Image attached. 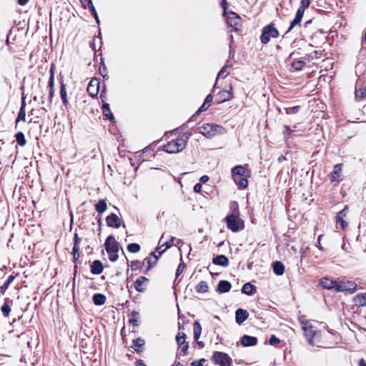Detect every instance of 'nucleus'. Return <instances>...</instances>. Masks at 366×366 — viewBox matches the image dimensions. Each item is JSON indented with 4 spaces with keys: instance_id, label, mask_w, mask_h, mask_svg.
<instances>
[{
    "instance_id": "1",
    "label": "nucleus",
    "mask_w": 366,
    "mask_h": 366,
    "mask_svg": "<svg viewBox=\"0 0 366 366\" xmlns=\"http://www.w3.org/2000/svg\"><path fill=\"white\" fill-rule=\"evenodd\" d=\"M104 247L108 253L109 260L116 262L119 258L118 252L119 249V244L114 236L109 235L107 237L104 242Z\"/></svg>"
},
{
    "instance_id": "2",
    "label": "nucleus",
    "mask_w": 366,
    "mask_h": 366,
    "mask_svg": "<svg viewBox=\"0 0 366 366\" xmlns=\"http://www.w3.org/2000/svg\"><path fill=\"white\" fill-rule=\"evenodd\" d=\"M187 145V140L182 137H178L176 139L172 140L164 146V151L170 153L175 154L182 152Z\"/></svg>"
},
{
    "instance_id": "3",
    "label": "nucleus",
    "mask_w": 366,
    "mask_h": 366,
    "mask_svg": "<svg viewBox=\"0 0 366 366\" xmlns=\"http://www.w3.org/2000/svg\"><path fill=\"white\" fill-rule=\"evenodd\" d=\"M357 285L354 281L350 280H337L335 292H344L345 294H353L356 292Z\"/></svg>"
},
{
    "instance_id": "4",
    "label": "nucleus",
    "mask_w": 366,
    "mask_h": 366,
    "mask_svg": "<svg viewBox=\"0 0 366 366\" xmlns=\"http://www.w3.org/2000/svg\"><path fill=\"white\" fill-rule=\"evenodd\" d=\"M225 221L227 228L233 232H237L244 229V223L238 217V214L234 213L228 214L225 218Z\"/></svg>"
},
{
    "instance_id": "5",
    "label": "nucleus",
    "mask_w": 366,
    "mask_h": 366,
    "mask_svg": "<svg viewBox=\"0 0 366 366\" xmlns=\"http://www.w3.org/2000/svg\"><path fill=\"white\" fill-rule=\"evenodd\" d=\"M305 332V336L307 340L308 343L312 346H317L316 339L318 338V333L311 322L303 323V327L302 328Z\"/></svg>"
},
{
    "instance_id": "6",
    "label": "nucleus",
    "mask_w": 366,
    "mask_h": 366,
    "mask_svg": "<svg viewBox=\"0 0 366 366\" xmlns=\"http://www.w3.org/2000/svg\"><path fill=\"white\" fill-rule=\"evenodd\" d=\"M279 35V31L274 24H269L262 29L260 40L262 44H266L269 41L270 38H277Z\"/></svg>"
},
{
    "instance_id": "7",
    "label": "nucleus",
    "mask_w": 366,
    "mask_h": 366,
    "mask_svg": "<svg viewBox=\"0 0 366 366\" xmlns=\"http://www.w3.org/2000/svg\"><path fill=\"white\" fill-rule=\"evenodd\" d=\"M222 127L214 124H204L199 127V132L207 138L214 137L217 133L220 132Z\"/></svg>"
},
{
    "instance_id": "8",
    "label": "nucleus",
    "mask_w": 366,
    "mask_h": 366,
    "mask_svg": "<svg viewBox=\"0 0 366 366\" xmlns=\"http://www.w3.org/2000/svg\"><path fill=\"white\" fill-rule=\"evenodd\" d=\"M212 359L215 365L219 366H231L232 362V358L227 353L218 351L213 352Z\"/></svg>"
},
{
    "instance_id": "9",
    "label": "nucleus",
    "mask_w": 366,
    "mask_h": 366,
    "mask_svg": "<svg viewBox=\"0 0 366 366\" xmlns=\"http://www.w3.org/2000/svg\"><path fill=\"white\" fill-rule=\"evenodd\" d=\"M224 15H227V23L229 26L234 29V31L239 30L241 26V19L240 17L234 12L230 11L226 14L224 12Z\"/></svg>"
},
{
    "instance_id": "10",
    "label": "nucleus",
    "mask_w": 366,
    "mask_h": 366,
    "mask_svg": "<svg viewBox=\"0 0 366 366\" xmlns=\"http://www.w3.org/2000/svg\"><path fill=\"white\" fill-rule=\"evenodd\" d=\"M248 165H237L234 167L231 170V174L232 177H249L251 172L247 169Z\"/></svg>"
},
{
    "instance_id": "11",
    "label": "nucleus",
    "mask_w": 366,
    "mask_h": 366,
    "mask_svg": "<svg viewBox=\"0 0 366 366\" xmlns=\"http://www.w3.org/2000/svg\"><path fill=\"white\" fill-rule=\"evenodd\" d=\"M232 87L231 85L228 86V89L220 91L216 97V101L218 104L228 101L232 98Z\"/></svg>"
},
{
    "instance_id": "12",
    "label": "nucleus",
    "mask_w": 366,
    "mask_h": 366,
    "mask_svg": "<svg viewBox=\"0 0 366 366\" xmlns=\"http://www.w3.org/2000/svg\"><path fill=\"white\" fill-rule=\"evenodd\" d=\"M349 207L345 206L343 209L340 211L336 215L337 224H340L342 229H345L347 227V222L345 221V218L347 217L348 213Z\"/></svg>"
},
{
    "instance_id": "13",
    "label": "nucleus",
    "mask_w": 366,
    "mask_h": 366,
    "mask_svg": "<svg viewBox=\"0 0 366 366\" xmlns=\"http://www.w3.org/2000/svg\"><path fill=\"white\" fill-rule=\"evenodd\" d=\"M304 12H305V10H303V9H301L300 8L297 9L295 19L291 21L290 26L285 34L290 33L296 26H300V22L302 19Z\"/></svg>"
},
{
    "instance_id": "14",
    "label": "nucleus",
    "mask_w": 366,
    "mask_h": 366,
    "mask_svg": "<svg viewBox=\"0 0 366 366\" xmlns=\"http://www.w3.org/2000/svg\"><path fill=\"white\" fill-rule=\"evenodd\" d=\"M106 222L109 227L119 228L122 224V219L114 213L107 217Z\"/></svg>"
},
{
    "instance_id": "15",
    "label": "nucleus",
    "mask_w": 366,
    "mask_h": 366,
    "mask_svg": "<svg viewBox=\"0 0 366 366\" xmlns=\"http://www.w3.org/2000/svg\"><path fill=\"white\" fill-rule=\"evenodd\" d=\"M148 282L149 280L147 277L141 276L138 277L134 282V288L137 291L143 292L145 291Z\"/></svg>"
},
{
    "instance_id": "16",
    "label": "nucleus",
    "mask_w": 366,
    "mask_h": 366,
    "mask_svg": "<svg viewBox=\"0 0 366 366\" xmlns=\"http://www.w3.org/2000/svg\"><path fill=\"white\" fill-rule=\"evenodd\" d=\"M320 285L325 289L335 291L337 285V280L330 277H322L320 280Z\"/></svg>"
},
{
    "instance_id": "17",
    "label": "nucleus",
    "mask_w": 366,
    "mask_h": 366,
    "mask_svg": "<svg viewBox=\"0 0 366 366\" xmlns=\"http://www.w3.org/2000/svg\"><path fill=\"white\" fill-rule=\"evenodd\" d=\"M99 88V83L97 79H92L90 81L88 86L87 92L91 97H94L98 94Z\"/></svg>"
},
{
    "instance_id": "18",
    "label": "nucleus",
    "mask_w": 366,
    "mask_h": 366,
    "mask_svg": "<svg viewBox=\"0 0 366 366\" xmlns=\"http://www.w3.org/2000/svg\"><path fill=\"white\" fill-rule=\"evenodd\" d=\"M249 317V313L243 309H237L235 312L236 322L239 325L243 323Z\"/></svg>"
},
{
    "instance_id": "19",
    "label": "nucleus",
    "mask_w": 366,
    "mask_h": 366,
    "mask_svg": "<svg viewBox=\"0 0 366 366\" xmlns=\"http://www.w3.org/2000/svg\"><path fill=\"white\" fill-rule=\"evenodd\" d=\"M241 344L244 347L254 346L257 344V338L256 337L249 336L247 335L241 337Z\"/></svg>"
},
{
    "instance_id": "20",
    "label": "nucleus",
    "mask_w": 366,
    "mask_h": 366,
    "mask_svg": "<svg viewBox=\"0 0 366 366\" xmlns=\"http://www.w3.org/2000/svg\"><path fill=\"white\" fill-rule=\"evenodd\" d=\"M12 300L6 299L4 303L1 307V312L4 317H9L11 311Z\"/></svg>"
},
{
    "instance_id": "21",
    "label": "nucleus",
    "mask_w": 366,
    "mask_h": 366,
    "mask_svg": "<svg viewBox=\"0 0 366 366\" xmlns=\"http://www.w3.org/2000/svg\"><path fill=\"white\" fill-rule=\"evenodd\" d=\"M212 263L216 265H220L226 267L229 265V262L225 255L219 254L213 258Z\"/></svg>"
},
{
    "instance_id": "22",
    "label": "nucleus",
    "mask_w": 366,
    "mask_h": 366,
    "mask_svg": "<svg viewBox=\"0 0 366 366\" xmlns=\"http://www.w3.org/2000/svg\"><path fill=\"white\" fill-rule=\"evenodd\" d=\"M164 237H165V234H163L159 241L158 249H161L162 247H164V249L167 250V249L170 248L172 246L174 245V242L175 240V237L171 236L169 241L164 242L163 239H164Z\"/></svg>"
},
{
    "instance_id": "23",
    "label": "nucleus",
    "mask_w": 366,
    "mask_h": 366,
    "mask_svg": "<svg viewBox=\"0 0 366 366\" xmlns=\"http://www.w3.org/2000/svg\"><path fill=\"white\" fill-rule=\"evenodd\" d=\"M342 172V164H335L333 167V171L330 174V180L332 182H337L340 180V173Z\"/></svg>"
},
{
    "instance_id": "24",
    "label": "nucleus",
    "mask_w": 366,
    "mask_h": 366,
    "mask_svg": "<svg viewBox=\"0 0 366 366\" xmlns=\"http://www.w3.org/2000/svg\"><path fill=\"white\" fill-rule=\"evenodd\" d=\"M232 285L227 280H220L217 285V291L220 293H225L231 290Z\"/></svg>"
},
{
    "instance_id": "25",
    "label": "nucleus",
    "mask_w": 366,
    "mask_h": 366,
    "mask_svg": "<svg viewBox=\"0 0 366 366\" xmlns=\"http://www.w3.org/2000/svg\"><path fill=\"white\" fill-rule=\"evenodd\" d=\"M228 61L225 64V65L221 69V70L219 71L218 74H217V79H216V82L214 85V87L212 89V92H214V89L216 88V85H217V79L220 77L222 78H225L228 74H229V71H228V69L230 68L232 66L231 64H228Z\"/></svg>"
},
{
    "instance_id": "26",
    "label": "nucleus",
    "mask_w": 366,
    "mask_h": 366,
    "mask_svg": "<svg viewBox=\"0 0 366 366\" xmlns=\"http://www.w3.org/2000/svg\"><path fill=\"white\" fill-rule=\"evenodd\" d=\"M103 269V265L99 260H94L91 264V272L93 274H100Z\"/></svg>"
},
{
    "instance_id": "27",
    "label": "nucleus",
    "mask_w": 366,
    "mask_h": 366,
    "mask_svg": "<svg viewBox=\"0 0 366 366\" xmlns=\"http://www.w3.org/2000/svg\"><path fill=\"white\" fill-rule=\"evenodd\" d=\"M144 343L145 342L144 339L138 337L135 340H133L132 345H131V347H132L136 352H139L142 350V347Z\"/></svg>"
},
{
    "instance_id": "28",
    "label": "nucleus",
    "mask_w": 366,
    "mask_h": 366,
    "mask_svg": "<svg viewBox=\"0 0 366 366\" xmlns=\"http://www.w3.org/2000/svg\"><path fill=\"white\" fill-rule=\"evenodd\" d=\"M93 302L95 305H103L106 302V296L101 293H95L92 297Z\"/></svg>"
},
{
    "instance_id": "29",
    "label": "nucleus",
    "mask_w": 366,
    "mask_h": 366,
    "mask_svg": "<svg viewBox=\"0 0 366 366\" xmlns=\"http://www.w3.org/2000/svg\"><path fill=\"white\" fill-rule=\"evenodd\" d=\"M248 177H232L235 184L239 187V189H245L248 186Z\"/></svg>"
},
{
    "instance_id": "30",
    "label": "nucleus",
    "mask_w": 366,
    "mask_h": 366,
    "mask_svg": "<svg viewBox=\"0 0 366 366\" xmlns=\"http://www.w3.org/2000/svg\"><path fill=\"white\" fill-rule=\"evenodd\" d=\"M47 87L49 90L48 99L49 105L50 106L51 104L52 99L54 95V78H49Z\"/></svg>"
},
{
    "instance_id": "31",
    "label": "nucleus",
    "mask_w": 366,
    "mask_h": 366,
    "mask_svg": "<svg viewBox=\"0 0 366 366\" xmlns=\"http://www.w3.org/2000/svg\"><path fill=\"white\" fill-rule=\"evenodd\" d=\"M273 272L277 275H282L285 272V266L284 264L279 261H277L273 263L272 265Z\"/></svg>"
},
{
    "instance_id": "32",
    "label": "nucleus",
    "mask_w": 366,
    "mask_h": 366,
    "mask_svg": "<svg viewBox=\"0 0 366 366\" xmlns=\"http://www.w3.org/2000/svg\"><path fill=\"white\" fill-rule=\"evenodd\" d=\"M60 97L63 104L66 107L69 105V101L66 90V85L64 84L63 81H61Z\"/></svg>"
},
{
    "instance_id": "33",
    "label": "nucleus",
    "mask_w": 366,
    "mask_h": 366,
    "mask_svg": "<svg viewBox=\"0 0 366 366\" xmlns=\"http://www.w3.org/2000/svg\"><path fill=\"white\" fill-rule=\"evenodd\" d=\"M242 292L246 295H252L256 292V287L251 283L247 282L243 285Z\"/></svg>"
},
{
    "instance_id": "34",
    "label": "nucleus",
    "mask_w": 366,
    "mask_h": 366,
    "mask_svg": "<svg viewBox=\"0 0 366 366\" xmlns=\"http://www.w3.org/2000/svg\"><path fill=\"white\" fill-rule=\"evenodd\" d=\"M102 112L103 114L110 121L114 120V117L111 112L109 104L107 103H104L102 105Z\"/></svg>"
},
{
    "instance_id": "35",
    "label": "nucleus",
    "mask_w": 366,
    "mask_h": 366,
    "mask_svg": "<svg viewBox=\"0 0 366 366\" xmlns=\"http://www.w3.org/2000/svg\"><path fill=\"white\" fill-rule=\"evenodd\" d=\"M354 300L357 305L366 307V292L356 295Z\"/></svg>"
},
{
    "instance_id": "36",
    "label": "nucleus",
    "mask_w": 366,
    "mask_h": 366,
    "mask_svg": "<svg viewBox=\"0 0 366 366\" xmlns=\"http://www.w3.org/2000/svg\"><path fill=\"white\" fill-rule=\"evenodd\" d=\"M95 209L99 213L102 214L107 209V204L104 199H99L94 205Z\"/></svg>"
},
{
    "instance_id": "37",
    "label": "nucleus",
    "mask_w": 366,
    "mask_h": 366,
    "mask_svg": "<svg viewBox=\"0 0 366 366\" xmlns=\"http://www.w3.org/2000/svg\"><path fill=\"white\" fill-rule=\"evenodd\" d=\"M193 330H194V338L196 341H197L202 333V327L200 323L198 321H195L193 324Z\"/></svg>"
},
{
    "instance_id": "38",
    "label": "nucleus",
    "mask_w": 366,
    "mask_h": 366,
    "mask_svg": "<svg viewBox=\"0 0 366 366\" xmlns=\"http://www.w3.org/2000/svg\"><path fill=\"white\" fill-rule=\"evenodd\" d=\"M139 313L136 311H132L129 315V323L136 327L139 325Z\"/></svg>"
},
{
    "instance_id": "39",
    "label": "nucleus",
    "mask_w": 366,
    "mask_h": 366,
    "mask_svg": "<svg viewBox=\"0 0 366 366\" xmlns=\"http://www.w3.org/2000/svg\"><path fill=\"white\" fill-rule=\"evenodd\" d=\"M208 289V285L205 281H201L196 287V291L199 293H205Z\"/></svg>"
},
{
    "instance_id": "40",
    "label": "nucleus",
    "mask_w": 366,
    "mask_h": 366,
    "mask_svg": "<svg viewBox=\"0 0 366 366\" xmlns=\"http://www.w3.org/2000/svg\"><path fill=\"white\" fill-rule=\"evenodd\" d=\"M306 63L302 60H295L291 64L292 67L296 71L302 70L305 66Z\"/></svg>"
},
{
    "instance_id": "41",
    "label": "nucleus",
    "mask_w": 366,
    "mask_h": 366,
    "mask_svg": "<svg viewBox=\"0 0 366 366\" xmlns=\"http://www.w3.org/2000/svg\"><path fill=\"white\" fill-rule=\"evenodd\" d=\"M15 276L10 275L7 278L6 281L4 282V284L1 287V292L4 294L6 290L9 288V285L12 283V282L14 280Z\"/></svg>"
},
{
    "instance_id": "42",
    "label": "nucleus",
    "mask_w": 366,
    "mask_h": 366,
    "mask_svg": "<svg viewBox=\"0 0 366 366\" xmlns=\"http://www.w3.org/2000/svg\"><path fill=\"white\" fill-rule=\"evenodd\" d=\"M15 137H16V140L17 143L20 146L24 147L26 144V142L24 134H23V132H17L15 135Z\"/></svg>"
},
{
    "instance_id": "43",
    "label": "nucleus",
    "mask_w": 366,
    "mask_h": 366,
    "mask_svg": "<svg viewBox=\"0 0 366 366\" xmlns=\"http://www.w3.org/2000/svg\"><path fill=\"white\" fill-rule=\"evenodd\" d=\"M166 251V249H164V247H162L161 249H158V247L155 249L154 252H153L152 253V254L153 255V257H154V259L153 261V264H156L157 262V259H159V257L162 255V254Z\"/></svg>"
},
{
    "instance_id": "44",
    "label": "nucleus",
    "mask_w": 366,
    "mask_h": 366,
    "mask_svg": "<svg viewBox=\"0 0 366 366\" xmlns=\"http://www.w3.org/2000/svg\"><path fill=\"white\" fill-rule=\"evenodd\" d=\"M127 249L129 252L137 253L139 252L140 246L137 243H130L127 245Z\"/></svg>"
},
{
    "instance_id": "45",
    "label": "nucleus",
    "mask_w": 366,
    "mask_h": 366,
    "mask_svg": "<svg viewBox=\"0 0 366 366\" xmlns=\"http://www.w3.org/2000/svg\"><path fill=\"white\" fill-rule=\"evenodd\" d=\"M176 341L178 345H182L185 342V334L183 332H178V334L176 336Z\"/></svg>"
},
{
    "instance_id": "46",
    "label": "nucleus",
    "mask_w": 366,
    "mask_h": 366,
    "mask_svg": "<svg viewBox=\"0 0 366 366\" xmlns=\"http://www.w3.org/2000/svg\"><path fill=\"white\" fill-rule=\"evenodd\" d=\"M26 120V111L25 109H20L17 118L16 119V126L17 125L18 122L20 121L24 122Z\"/></svg>"
},
{
    "instance_id": "47",
    "label": "nucleus",
    "mask_w": 366,
    "mask_h": 366,
    "mask_svg": "<svg viewBox=\"0 0 366 366\" xmlns=\"http://www.w3.org/2000/svg\"><path fill=\"white\" fill-rule=\"evenodd\" d=\"M366 97V89L360 88L355 91V97L357 99H362Z\"/></svg>"
},
{
    "instance_id": "48",
    "label": "nucleus",
    "mask_w": 366,
    "mask_h": 366,
    "mask_svg": "<svg viewBox=\"0 0 366 366\" xmlns=\"http://www.w3.org/2000/svg\"><path fill=\"white\" fill-rule=\"evenodd\" d=\"M99 74L102 75V76L104 79H108L109 78L107 69V67H106V66H105V64L104 63L101 64V65L99 66Z\"/></svg>"
},
{
    "instance_id": "49",
    "label": "nucleus",
    "mask_w": 366,
    "mask_h": 366,
    "mask_svg": "<svg viewBox=\"0 0 366 366\" xmlns=\"http://www.w3.org/2000/svg\"><path fill=\"white\" fill-rule=\"evenodd\" d=\"M300 109V106H295L292 107L285 108V112L287 114H297Z\"/></svg>"
},
{
    "instance_id": "50",
    "label": "nucleus",
    "mask_w": 366,
    "mask_h": 366,
    "mask_svg": "<svg viewBox=\"0 0 366 366\" xmlns=\"http://www.w3.org/2000/svg\"><path fill=\"white\" fill-rule=\"evenodd\" d=\"M209 107V105L208 104H204V102L203 103V104L200 107V108L198 109V111L195 113V114H194L190 120H192L194 119V118L198 115L199 114H200L202 112H204L205 111L208 107Z\"/></svg>"
},
{
    "instance_id": "51",
    "label": "nucleus",
    "mask_w": 366,
    "mask_h": 366,
    "mask_svg": "<svg viewBox=\"0 0 366 366\" xmlns=\"http://www.w3.org/2000/svg\"><path fill=\"white\" fill-rule=\"evenodd\" d=\"M285 131L283 132L284 137L286 139H289L291 133L292 132V130L290 129V127L287 125L284 126Z\"/></svg>"
},
{
    "instance_id": "52",
    "label": "nucleus",
    "mask_w": 366,
    "mask_h": 366,
    "mask_svg": "<svg viewBox=\"0 0 366 366\" xmlns=\"http://www.w3.org/2000/svg\"><path fill=\"white\" fill-rule=\"evenodd\" d=\"M269 342L271 345H277L280 342V340L275 335H272L269 338Z\"/></svg>"
},
{
    "instance_id": "53",
    "label": "nucleus",
    "mask_w": 366,
    "mask_h": 366,
    "mask_svg": "<svg viewBox=\"0 0 366 366\" xmlns=\"http://www.w3.org/2000/svg\"><path fill=\"white\" fill-rule=\"evenodd\" d=\"M184 268H185V264L184 262H181L178 265V267L177 269L176 276L178 277L179 275H180L183 272Z\"/></svg>"
},
{
    "instance_id": "54",
    "label": "nucleus",
    "mask_w": 366,
    "mask_h": 366,
    "mask_svg": "<svg viewBox=\"0 0 366 366\" xmlns=\"http://www.w3.org/2000/svg\"><path fill=\"white\" fill-rule=\"evenodd\" d=\"M310 4V0H301V5L299 8L305 11V9L309 7Z\"/></svg>"
},
{
    "instance_id": "55",
    "label": "nucleus",
    "mask_w": 366,
    "mask_h": 366,
    "mask_svg": "<svg viewBox=\"0 0 366 366\" xmlns=\"http://www.w3.org/2000/svg\"><path fill=\"white\" fill-rule=\"evenodd\" d=\"M144 263L148 264L147 269H150L152 267H153L154 265V264H153V261L152 260V258H150V257L145 258L143 261V264H144Z\"/></svg>"
},
{
    "instance_id": "56",
    "label": "nucleus",
    "mask_w": 366,
    "mask_h": 366,
    "mask_svg": "<svg viewBox=\"0 0 366 366\" xmlns=\"http://www.w3.org/2000/svg\"><path fill=\"white\" fill-rule=\"evenodd\" d=\"M205 362V359L202 358L199 361H193L191 363L192 366H203V363Z\"/></svg>"
},
{
    "instance_id": "57",
    "label": "nucleus",
    "mask_w": 366,
    "mask_h": 366,
    "mask_svg": "<svg viewBox=\"0 0 366 366\" xmlns=\"http://www.w3.org/2000/svg\"><path fill=\"white\" fill-rule=\"evenodd\" d=\"M141 264V262L138 260H134L131 262V268L132 270L136 269L137 267H139Z\"/></svg>"
},
{
    "instance_id": "58",
    "label": "nucleus",
    "mask_w": 366,
    "mask_h": 366,
    "mask_svg": "<svg viewBox=\"0 0 366 366\" xmlns=\"http://www.w3.org/2000/svg\"><path fill=\"white\" fill-rule=\"evenodd\" d=\"M20 109H26V96H25L24 93H22L21 103Z\"/></svg>"
},
{
    "instance_id": "59",
    "label": "nucleus",
    "mask_w": 366,
    "mask_h": 366,
    "mask_svg": "<svg viewBox=\"0 0 366 366\" xmlns=\"http://www.w3.org/2000/svg\"><path fill=\"white\" fill-rule=\"evenodd\" d=\"M212 99L213 98L212 94H208L204 99V104H208L210 106V103L212 102Z\"/></svg>"
},
{
    "instance_id": "60",
    "label": "nucleus",
    "mask_w": 366,
    "mask_h": 366,
    "mask_svg": "<svg viewBox=\"0 0 366 366\" xmlns=\"http://www.w3.org/2000/svg\"><path fill=\"white\" fill-rule=\"evenodd\" d=\"M91 12L92 14V15L94 16V17L95 18L98 24H99V17H98V15H97V11H96L94 6H92V9H91Z\"/></svg>"
},
{
    "instance_id": "61",
    "label": "nucleus",
    "mask_w": 366,
    "mask_h": 366,
    "mask_svg": "<svg viewBox=\"0 0 366 366\" xmlns=\"http://www.w3.org/2000/svg\"><path fill=\"white\" fill-rule=\"evenodd\" d=\"M202 187V186L201 183H197L194 187V191L197 193H199L201 192Z\"/></svg>"
},
{
    "instance_id": "62",
    "label": "nucleus",
    "mask_w": 366,
    "mask_h": 366,
    "mask_svg": "<svg viewBox=\"0 0 366 366\" xmlns=\"http://www.w3.org/2000/svg\"><path fill=\"white\" fill-rule=\"evenodd\" d=\"M189 349V343L187 342L184 345H182V351L184 355L187 353Z\"/></svg>"
},
{
    "instance_id": "63",
    "label": "nucleus",
    "mask_w": 366,
    "mask_h": 366,
    "mask_svg": "<svg viewBox=\"0 0 366 366\" xmlns=\"http://www.w3.org/2000/svg\"><path fill=\"white\" fill-rule=\"evenodd\" d=\"M81 239L79 237L78 234L75 233L74 236V244H80Z\"/></svg>"
},
{
    "instance_id": "64",
    "label": "nucleus",
    "mask_w": 366,
    "mask_h": 366,
    "mask_svg": "<svg viewBox=\"0 0 366 366\" xmlns=\"http://www.w3.org/2000/svg\"><path fill=\"white\" fill-rule=\"evenodd\" d=\"M54 70H55V66L52 64L51 65L50 69H49V78H54Z\"/></svg>"
}]
</instances>
